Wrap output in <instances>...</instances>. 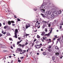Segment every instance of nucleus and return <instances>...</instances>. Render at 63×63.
<instances>
[{
    "label": "nucleus",
    "mask_w": 63,
    "mask_h": 63,
    "mask_svg": "<svg viewBox=\"0 0 63 63\" xmlns=\"http://www.w3.org/2000/svg\"><path fill=\"white\" fill-rule=\"evenodd\" d=\"M51 3L49 0H47L45 2H44L43 4L40 6V9H44L46 7V6L49 5V6H51Z\"/></svg>",
    "instance_id": "nucleus-1"
},
{
    "label": "nucleus",
    "mask_w": 63,
    "mask_h": 63,
    "mask_svg": "<svg viewBox=\"0 0 63 63\" xmlns=\"http://www.w3.org/2000/svg\"><path fill=\"white\" fill-rule=\"evenodd\" d=\"M54 18H55L54 15V14H52L50 16H49L48 18V19H49L50 20H52Z\"/></svg>",
    "instance_id": "nucleus-2"
},
{
    "label": "nucleus",
    "mask_w": 63,
    "mask_h": 63,
    "mask_svg": "<svg viewBox=\"0 0 63 63\" xmlns=\"http://www.w3.org/2000/svg\"><path fill=\"white\" fill-rule=\"evenodd\" d=\"M35 47L36 48H40L41 47V46H40L39 45H35Z\"/></svg>",
    "instance_id": "nucleus-3"
},
{
    "label": "nucleus",
    "mask_w": 63,
    "mask_h": 63,
    "mask_svg": "<svg viewBox=\"0 0 63 63\" xmlns=\"http://www.w3.org/2000/svg\"><path fill=\"white\" fill-rule=\"evenodd\" d=\"M51 11H52V12H53V14H54V12H55V13H56V10L55 9V8H52L51 9Z\"/></svg>",
    "instance_id": "nucleus-4"
},
{
    "label": "nucleus",
    "mask_w": 63,
    "mask_h": 63,
    "mask_svg": "<svg viewBox=\"0 0 63 63\" xmlns=\"http://www.w3.org/2000/svg\"><path fill=\"white\" fill-rule=\"evenodd\" d=\"M44 16H45V18H47V16H48V14L47 13V12H45L44 13Z\"/></svg>",
    "instance_id": "nucleus-5"
},
{
    "label": "nucleus",
    "mask_w": 63,
    "mask_h": 63,
    "mask_svg": "<svg viewBox=\"0 0 63 63\" xmlns=\"http://www.w3.org/2000/svg\"><path fill=\"white\" fill-rule=\"evenodd\" d=\"M47 14L49 15H50L51 14V11H47Z\"/></svg>",
    "instance_id": "nucleus-6"
},
{
    "label": "nucleus",
    "mask_w": 63,
    "mask_h": 63,
    "mask_svg": "<svg viewBox=\"0 0 63 63\" xmlns=\"http://www.w3.org/2000/svg\"><path fill=\"white\" fill-rule=\"evenodd\" d=\"M40 10H41V11L42 13H45V10L44 9H40Z\"/></svg>",
    "instance_id": "nucleus-7"
},
{
    "label": "nucleus",
    "mask_w": 63,
    "mask_h": 63,
    "mask_svg": "<svg viewBox=\"0 0 63 63\" xmlns=\"http://www.w3.org/2000/svg\"><path fill=\"white\" fill-rule=\"evenodd\" d=\"M61 10H60L59 11H58V12H56L55 14L56 15H57V14H60L61 13Z\"/></svg>",
    "instance_id": "nucleus-8"
},
{
    "label": "nucleus",
    "mask_w": 63,
    "mask_h": 63,
    "mask_svg": "<svg viewBox=\"0 0 63 63\" xmlns=\"http://www.w3.org/2000/svg\"><path fill=\"white\" fill-rule=\"evenodd\" d=\"M30 26V24H28V25H26V29H27L28 27H29Z\"/></svg>",
    "instance_id": "nucleus-9"
},
{
    "label": "nucleus",
    "mask_w": 63,
    "mask_h": 63,
    "mask_svg": "<svg viewBox=\"0 0 63 63\" xmlns=\"http://www.w3.org/2000/svg\"><path fill=\"white\" fill-rule=\"evenodd\" d=\"M17 32H15V36H14V37L15 38H17Z\"/></svg>",
    "instance_id": "nucleus-10"
},
{
    "label": "nucleus",
    "mask_w": 63,
    "mask_h": 63,
    "mask_svg": "<svg viewBox=\"0 0 63 63\" xmlns=\"http://www.w3.org/2000/svg\"><path fill=\"white\" fill-rule=\"evenodd\" d=\"M41 15L42 16V17L44 18H45V15L44 14H43L42 13H41Z\"/></svg>",
    "instance_id": "nucleus-11"
},
{
    "label": "nucleus",
    "mask_w": 63,
    "mask_h": 63,
    "mask_svg": "<svg viewBox=\"0 0 63 63\" xmlns=\"http://www.w3.org/2000/svg\"><path fill=\"white\" fill-rule=\"evenodd\" d=\"M50 34L51 33H49V32L48 34H45V35H44V36H49Z\"/></svg>",
    "instance_id": "nucleus-12"
},
{
    "label": "nucleus",
    "mask_w": 63,
    "mask_h": 63,
    "mask_svg": "<svg viewBox=\"0 0 63 63\" xmlns=\"http://www.w3.org/2000/svg\"><path fill=\"white\" fill-rule=\"evenodd\" d=\"M36 40H36V39L35 38V39H34V40L33 41V42H33V43H32V46H33L34 45V42H35V41H36Z\"/></svg>",
    "instance_id": "nucleus-13"
},
{
    "label": "nucleus",
    "mask_w": 63,
    "mask_h": 63,
    "mask_svg": "<svg viewBox=\"0 0 63 63\" xmlns=\"http://www.w3.org/2000/svg\"><path fill=\"white\" fill-rule=\"evenodd\" d=\"M55 54L56 56H59V53L58 52L56 53Z\"/></svg>",
    "instance_id": "nucleus-14"
},
{
    "label": "nucleus",
    "mask_w": 63,
    "mask_h": 63,
    "mask_svg": "<svg viewBox=\"0 0 63 63\" xmlns=\"http://www.w3.org/2000/svg\"><path fill=\"white\" fill-rule=\"evenodd\" d=\"M20 48H17V50L16 51V53L18 52H17V51H19L20 50Z\"/></svg>",
    "instance_id": "nucleus-15"
},
{
    "label": "nucleus",
    "mask_w": 63,
    "mask_h": 63,
    "mask_svg": "<svg viewBox=\"0 0 63 63\" xmlns=\"http://www.w3.org/2000/svg\"><path fill=\"white\" fill-rule=\"evenodd\" d=\"M51 30L49 32V33H50L51 34V32H52V30L53 29V28L52 27H51Z\"/></svg>",
    "instance_id": "nucleus-16"
},
{
    "label": "nucleus",
    "mask_w": 63,
    "mask_h": 63,
    "mask_svg": "<svg viewBox=\"0 0 63 63\" xmlns=\"http://www.w3.org/2000/svg\"><path fill=\"white\" fill-rule=\"evenodd\" d=\"M57 21L56 20H55L54 22V23L55 24H57Z\"/></svg>",
    "instance_id": "nucleus-17"
},
{
    "label": "nucleus",
    "mask_w": 63,
    "mask_h": 63,
    "mask_svg": "<svg viewBox=\"0 0 63 63\" xmlns=\"http://www.w3.org/2000/svg\"><path fill=\"white\" fill-rule=\"evenodd\" d=\"M8 23L9 25H11V21H8Z\"/></svg>",
    "instance_id": "nucleus-18"
},
{
    "label": "nucleus",
    "mask_w": 63,
    "mask_h": 63,
    "mask_svg": "<svg viewBox=\"0 0 63 63\" xmlns=\"http://www.w3.org/2000/svg\"><path fill=\"white\" fill-rule=\"evenodd\" d=\"M42 33L41 34V35L42 36H43V35H45V32H42Z\"/></svg>",
    "instance_id": "nucleus-19"
},
{
    "label": "nucleus",
    "mask_w": 63,
    "mask_h": 63,
    "mask_svg": "<svg viewBox=\"0 0 63 63\" xmlns=\"http://www.w3.org/2000/svg\"><path fill=\"white\" fill-rule=\"evenodd\" d=\"M60 24L61 25H63V21H61Z\"/></svg>",
    "instance_id": "nucleus-20"
},
{
    "label": "nucleus",
    "mask_w": 63,
    "mask_h": 63,
    "mask_svg": "<svg viewBox=\"0 0 63 63\" xmlns=\"http://www.w3.org/2000/svg\"><path fill=\"white\" fill-rule=\"evenodd\" d=\"M55 49H56V50H57H57H58V49H59V48L58 47H57V46H56L55 47Z\"/></svg>",
    "instance_id": "nucleus-21"
},
{
    "label": "nucleus",
    "mask_w": 63,
    "mask_h": 63,
    "mask_svg": "<svg viewBox=\"0 0 63 63\" xmlns=\"http://www.w3.org/2000/svg\"><path fill=\"white\" fill-rule=\"evenodd\" d=\"M55 9L56 10V12L58 11V9L57 7H55Z\"/></svg>",
    "instance_id": "nucleus-22"
},
{
    "label": "nucleus",
    "mask_w": 63,
    "mask_h": 63,
    "mask_svg": "<svg viewBox=\"0 0 63 63\" xmlns=\"http://www.w3.org/2000/svg\"><path fill=\"white\" fill-rule=\"evenodd\" d=\"M59 42H60L61 45V44H63V41L62 40H61V41H60Z\"/></svg>",
    "instance_id": "nucleus-23"
},
{
    "label": "nucleus",
    "mask_w": 63,
    "mask_h": 63,
    "mask_svg": "<svg viewBox=\"0 0 63 63\" xmlns=\"http://www.w3.org/2000/svg\"><path fill=\"white\" fill-rule=\"evenodd\" d=\"M23 30L24 31H26V28H25V27H23Z\"/></svg>",
    "instance_id": "nucleus-24"
},
{
    "label": "nucleus",
    "mask_w": 63,
    "mask_h": 63,
    "mask_svg": "<svg viewBox=\"0 0 63 63\" xmlns=\"http://www.w3.org/2000/svg\"><path fill=\"white\" fill-rule=\"evenodd\" d=\"M1 47L3 48H5V46H1Z\"/></svg>",
    "instance_id": "nucleus-25"
},
{
    "label": "nucleus",
    "mask_w": 63,
    "mask_h": 63,
    "mask_svg": "<svg viewBox=\"0 0 63 63\" xmlns=\"http://www.w3.org/2000/svg\"><path fill=\"white\" fill-rule=\"evenodd\" d=\"M29 35V34H26L24 35V37H25V36H26V37H27V36H28Z\"/></svg>",
    "instance_id": "nucleus-26"
},
{
    "label": "nucleus",
    "mask_w": 63,
    "mask_h": 63,
    "mask_svg": "<svg viewBox=\"0 0 63 63\" xmlns=\"http://www.w3.org/2000/svg\"><path fill=\"white\" fill-rule=\"evenodd\" d=\"M52 59L53 60H55V57L54 56L52 57Z\"/></svg>",
    "instance_id": "nucleus-27"
},
{
    "label": "nucleus",
    "mask_w": 63,
    "mask_h": 63,
    "mask_svg": "<svg viewBox=\"0 0 63 63\" xmlns=\"http://www.w3.org/2000/svg\"><path fill=\"white\" fill-rule=\"evenodd\" d=\"M47 22V21H42V22H41V23H46Z\"/></svg>",
    "instance_id": "nucleus-28"
},
{
    "label": "nucleus",
    "mask_w": 63,
    "mask_h": 63,
    "mask_svg": "<svg viewBox=\"0 0 63 63\" xmlns=\"http://www.w3.org/2000/svg\"><path fill=\"white\" fill-rule=\"evenodd\" d=\"M18 32V30H17V29H16L15 30V33H17Z\"/></svg>",
    "instance_id": "nucleus-29"
},
{
    "label": "nucleus",
    "mask_w": 63,
    "mask_h": 63,
    "mask_svg": "<svg viewBox=\"0 0 63 63\" xmlns=\"http://www.w3.org/2000/svg\"><path fill=\"white\" fill-rule=\"evenodd\" d=\"M9 40L10 41H13V39H12L11 38H9Z\"/></svg>",
    "instance_id": "nucleus-30"
},
{
    "label": "nucleus",
    "mask_w": 63,
    "mask_h": 63,
    "mask_svg": "<svg viewBox=\"0 0 63 63\" xmlns=\"http://www.w3.org/2000/svg\"><path fill=\"white\" fill-rule=\"evenodd\" d=\"M39 43V41H37L36 42V44H38Z\"/></svg>",
    "instance_id": "nucleus-31"
},
{
    "label": "nucleus",
    "mask_w": 63,
    "mask_h": 63,
    "mask_svg": "<svg viewBox=\"0 0 63 63\" xmlns=\"http://www.w3.org/2000/svg\"><path fill=\"white\" fill-rule=\"evenodd\" d=\"M10 34L9 32H8L6 33V35H7V36H9L10 35Z\"/></svg>",
    "instance_id": "nucleus-32"
},
{
    "label": "nucleus",
    "mask_w": 63,
    "mask_h": 63,
    "mask_svg": "<svg viewBox=\"0 0 63 63\" xmlns=\"http://www.w3.org/2000/svg\"><path fill=\"white\" fill-rule=\"evenodd\" d=\"M45 31L46 32H47V28H45Z\"/></svg>",
    "instance_id": "nucleus-33"
},
{
    "label": "nucleus",
    "mask_w": 63,
    "mask_h": 63,
    "mask_svg": "<svg viewBox=\"0 0 63 63\" xmlns=\"http://www.w3.org/2000/svg\"><path fill=\"white\" fill-rule=\"evenodd\" d=\"M25 46V45L23 44L22 45V48H23V47H24V46Z\"/></svg>",
    "instance_id": "nucleus-34"
},
{
    "label": "nucleus",
    "mask_w": 63,
    "mask_h": 63,
    "mask_svg": "<svg viewBox=\"0 0 63 63\" xmlns=\"http://www.w3.org/2000/svg\"><path fill=\"white\" fill-rule=\"evenodd\" d=\"M18 46H20V47H22V45L21 44H19V45Z\"/></svg>",
    "instance_id": "nucleus-35"
},
{
    "label": "nucleus",
    "mask_w": 63,
    "mask_h": 63,
    "mask_svg": "<svg viewBox=\"0 0 63 63\" xmlns=\"http://www.w3.org/2000/svg\"><path fill=\"white\" fill-rule=\"evenodd\" d=\"M5 36L4 37V39H6V37H7L8 36V35L7 34H6V35H5Z\"/></svg>",
    "instance_id": "nucleus-36"
},
{
    "label": "nucleus",
    "mask_w": 63,
    "mask_h": 63,
    "mask_svg": "<svg viewBox=\"0 0 63 63\" xmlns=\"http://www.w3.org/2000/svg\"><path fill=\"white\" fill-rule=\"evenodd\" d=\"M17 20H18V21H20V19H19L18 18L17 19Z\"/></svg>",
    "instance_id": "nucleus-37"
},
{
    "label": "nucleus",
    "mask_w": 63,
    "mask_h": 63,
    "mask_svg": "<svg viewBox=\"0 0 63 63\" xmlns=\"http://www.w3.org/2000/svg\"><path fill=\"white\" fill-rule=\"evenodd\" d=\"M20 51V52H22V49L20 48V51Z\"/></svg>",
    "instance_id": "nucleus-38"
},
{
    "label": "nucleus",
    "mask_w": 63,
    "mask_h": 63,
    "mask_svg": "<svg viewBox=\"0 0 63 63\" xmlns=\"http://www.w3.org/2000/svg\"><path fill=\"white\" fill-rule=\"evenodd\" d=\"M13 46L14 47H15V44H13Z\"/></svg>",
    "instance_id": "nucleus-39"
},
{
    "label": "nucleus",
    "mask_w": 63,
    "mask_h": 63,
    "mask_svg": "<svg viewBox=\"0 0 63 63\" xmlns=\"http://www.w3.org/2000/svg\"><path fill=\"white\" fill-rule=\"evenodd\" d=\"M34 11H36V10H37V9L36 8H34L33 9Z\"/></svg>",
    "instance_id": "nucleus-40"
},
{
    "label": "nucleus",
    "mask_w": 63,
    "mask_h": 63,
    "mask_svg": "<svg viewBox=\"0 0 63 63\" xmlns=\"http://www.w3.org/2000/svg\"><path fill=\"white\" fill-rule=\"evenodd\" d=\"M11 22L12 23H15V22L14 21H11Z\"/></svg>",
    "instance_id": "nucleus-41"
},
{
    "label": "nucleus",
    "mask_w": 63,
    "mask_h": 63,
    "mask_svg": "<svg viewBox=\"0 0 63 63\" xmlns=\"http://www.w3.org/2000/svg\"><path fill=\"white\" fill-rule=\"evenodd\" d=\"M61 28H62V25H60V29H61Z\"/></svg>",
    "instance_id": "nucleus-42"
},
{
    "label": "nucleus",
    "mask_w": 63,
    "mask_h": 63,
    "mask_svg": "<svg viewBox=\"0 0 63 63\" xmlns=\"http://www.w3.org/2000/svg\"><path fill=\"white\" fill-rule=\"evenodd\" d=\"M47 50L48 51H49V52H50V51H51V50H50V49H47Z\"/></svg>",
    "instance_id": "nucleus-43"
},
{
    "label": "nucleus",
    "mask_w": 63,
    "mask_h": 63,
    "mask_svg": "<svg viewBox=\"0 0 63 63\" xmlns=\"http://www.w3.org/2000/svg\"><path fill=\"white\" fill-rule=\"evenodd\" d=\"M61 56H60V58H61V59H62V57H63V56H62V55L61 54Z\"/></svg>",
    "instance_id": "nucleus-44"
},
{
    "label": "nucleus",
    "mask_w": 63,
    "mask_h": 63,
    "mask_svg": "<svg viewBox=\"0 0 63 63\" xmlns=\"http://www.w3.org/2000/svg\"><path fill=\"white\" fill-rule=\"evenodd\" d=\"M51 47V46L49 45L48 48H50Z\"/></svg>",
    "instance_id": "nucleus-45"
},
{
    "label": "nucleus",
    "mask_w": 63,
    "mask_h": 63,
    "mask_svg": "<svg viewBox=\"0 0 63 63\" xmlns=\"http://www.w3.org/2000/svg\"><path fill=\"white\" fill-rule=\"evenodd\" d=\"M19 43H20V42H19H19H18L17 43V45H18Z\"/></svg>",
    "instance_id": "nucleus-46"
},
{
    "label": "nucleus",
    "mask_w": 63,
    "mask_h": 63,
    "mask_svg": "<svg viewBox=\"0 0 63 63\" xmlns=\"http://www.w3.org/2000/svg\"><path fill=\"white\" fill-rule=\"evenodd\" d=\"M43 54L44 55H46V53H45V52L43 53Z\"/></svg>",
    "instance_id": "nucleus-47"
},
{
    "label": "nucleus",
    "mask_w": 63,
    "mask_h": 63,
    "mask_svg": "<svg viewBox=\"0 0 63 63\" xmlns=\"http://www.w3.org/2000/svg\"><path fill=\"white\" fill-rule=\"evenodd\" d=\"M57 40L59 42L60 41V38H59L57 39Z\"/></svg>",
    "instance_id": "nucleus-48"
},
{
    "label": "nucleus",
    "mask_w": 63,
    "mask_h": 63,
    "mask_svg": "<svg viewBox=\"0 0 63 63\" xmlns=\"http://www.w3.org/2000/svg\"><path fill=\"white\" fill-rule=\"evenodd\" d=\"M37 38H40V36H39V35H37Z\"/></svg>",
    "instance_id": "nucleus-49"
},
{
    "label": "nucleus",
    "mask_w": 63,
    "mask_h": 63,
    "mask_svg": "<svg viewBox=\"0 0 63 63\" xmlns=\"http://www.w3.org/2000/svg\"><path fill=\"white\" fill-rule=\"evenodd\" d=\"M7 51L6 50H3V52H7Z\"/></svg>",
    "instance_id": "nucleus-50"
},
{
    "label": "nucleus",
    "mask_w": 63,
    "mask_h": 63,
    "mask_svg": "<svg viewBox=\"0 0 63 63\" xmlns=\"http://www.w3.org/2000/svg\"><path fill=\"white\" fill-rule=\"evenodd\" d=\"M7 26H5L4 27V29H6V28H7Z\"/></svg>",
    "instance_id": "nucleus-51"
},
{
    "label": "nucleus",
    "mask_w": 63,
    "mask_h": 63,
    "mask_svg": "<svg viewBox=\"0 0 63 63\" xmlns=\"http://www.w3.org/2000/svg\"><path fill=\"white\" fill-rule=\"evenodd\" d=\"M42 40H46V39H45V38L44 37H43Z\"/></svg>",
    "instance_id": "nucleus-52"
},
{
    "label": "nucleus",
    "mask_w": 63,
    "mask_h": 63,
    "mask_svg": "<svg viewBox=\"0 0 63 63\" xmlns=\"http://www.w3.org/2000/svg\"><path fill=\"white\" fill-rule=\"evenodd\" d=\"M48 27H50V24H49L48 25Z\"/></svg>",
    "instance_id": "nucleus-53"
},
{
    "label": "nucleus",
    "mask_w": 63,
    "mask_h": 63,
    "mask_svg": "<svg viewBox=\"0 0 63 63\" xmlns=\"http://www.w3.org/2000/svg\"><path fill=\"white\" fill-rule=\"evenodd\" d=\"M51 41H49L48 42H47V43H48V44H49V43H51Z\"/></svg>",
    "instance_id": "nucleus-54"
},
{
    "label": "nucleus",
    "mask_w": 63,
    "mask_h": 63,
    "mask_svg": "<svg viewBox=\"0 0 63 63\" xmlns=\"http://www.w3.org/2000/svg\"><path fill=\"white\" fill-rule=\"evenodd\" d=\"M45 27V25H44L43 26V28H44Z\"/></svg>",
    "instance_id": "nucleus-55"
},
{
    "label": "nucleus",
    "mask_w": 63,
    "mask_h": 63,
    "mask_svg": "<svg viewBox=\"0 0 63 63\" xmlns=\"http://www.w3.org/2000/svg\"><path fill=\"white\" fill-rule=\"evenodd\" d=\"M18 62H19V63L21 62V61L20 60H18Z\"/></svg>",
    "instance_id": "nucleus-56"
},
{
    "label": "nucleus",
    "mask_w": 63,
    "mask_h": 63,
    "mask_svg": "<svg viewBox=\"0 0 63 63\" xmlns=\"http://www.w3.org/2000/svg\"><path fill=\"white\" fill-rule=\"evenodd\" d=\"M35 27H38V25H37V24H35Z\"/></svg>",
    "instance_id": "nucleus-57"
},
{
    "label": "nucleus",
    "mask_w": 63,
    "mask_h": 63,
    "mask_svg": "<svg viewBox=\"0 0 63 63\" xmlns=\"http://www.w3.org/2000/svg\"><path fill=\"white\" fill-rule=\"evenodd\" d=\"M4 31H2V33L3 34L4 33Z\"/></svg>",
    "instance_id": "nucleus-58"
},
{
    "label": "nucleus",
    "mask_w": 63,
    "mask_h": 63,
    "mask_svg": "<svg viewBox=\"0 0 63 63\" xmlns=\"http://www.w3.org/2000/svg\"><path fill=\"white\" fill-rule=\"evenodd\" d=\"M2 26V24L1 23H0V27H1Z\"/></svg>",
    "instance_id": "nucleus-59"
},
{
    "label": "nucleus",
    "mask_w": 63,
    "mask_h": 63,
    "mask_svg": "<svg viewBox=\"0 0 63 63\" xmlns=\"http://www.w3.org/2000/svg\"><path fill=\"white\" fill-rule=\"evenodd\" d=\"M55 39H56L55 38H53V41H54L55 40Z\"/></svg>",
    "instance_id": "nucleus-60"
},
{
    "label": "nucleus",
    "mask_w": 63,
    "mask_h": 63,
    "mask_svg": "<svg viewBox=\"0 0 63 63\" xmlns=\"http://www.w3.org/2000/svg\"><path fill=\"white\" fill-rule=\"evenodd\" d=\"M7 33V32H3V34H6V33Z\"/></svg>",
    "instance_id": "nucleus-61"
},
{
    "label": "nucleus",
    "mask_w": 63,
    "mask_h": 63,
    "mask_svg": "<svg viewBox=\"0 0 63 63\" xmlns=\"http://www.w3.org/2000/svg\"><path fill=\"white\" fill-rule=\"evenodd\" d=\"M24 58V57H21L20 58L21 59H23V58Z\"/></svg>",
    "instance_id": "nucleus-62"
},
{
    "label": "nucleus",
    "mask_w": 63,
    "mask_h": 63,
    "mask_svg": "<svg viewBox=\"0 0 63 63\" xmlns=\"http://www.w3.org/2000/svg\"><path fill=\"white\" fill-rule=\"evenodd\" d=\"M28 44V43H27V42L26 43H25V45H27Z\"/></svg>",
    "instance_id": "nucleus-63"
},
{
    "label": "nucleus",
    "mask_w": 63,
    "mask_h": 63,
    "mask_svg": "<svg viewBox=\"0 0 63 63\" xmlns=\"http://www.w3.org/2000/svg\"><path fill=\"white\" fill-rule=\"evenodd\" d=\"M11 49H13V47L12 46L11 47Z\"/></svg>",
    "instance_id": "nucleus-64"
}]
</instances>
